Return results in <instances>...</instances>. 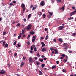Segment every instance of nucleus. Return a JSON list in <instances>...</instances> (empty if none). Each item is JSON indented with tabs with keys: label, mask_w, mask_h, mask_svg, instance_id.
Masks as SVG:
<instances>
[{
	"label": "nucleus",
	"mask_w": 76,
	"mask_h": 76,
	"mask_svg": "<svg viewBox=\"0 0 76 76\" xmlns=\"http://www.w3.org/2000/svg\"><path fill=\"white\" fill-rule=\"evenodd\" d=\"M54 51H55V54H58V49H55Z\"/></svg>",
	"instance_id": "0eeeda50"
},
{
	"label": "nucleus",
	"mask_w": 76,
	"mask_h": 76,
	"mask_svg": "<svg viewBox=\"0 0 76 76\" xmlns=\"http://www.w3.org/2000/svg\"><path fill=\"white\" fill-rule=\"evenodd\" d=\"M53 42H57V40L56 39H53Z\"/></svg>",
	"instance_id": "e433bc0d"
},
{
	"label": "nucleus",
	"mask_w": 76,
	"mask_h": 76,
	"mask_svg": "<svg viewBox=\"0 0 76 76\" xmlns=\"http://www.w3.org/2000/svg\"><path fill=\"white\" fill-rule=\"evenodd\" d=\"M47 50V48H43L42 50H41V51L43 52L46 51Z\"/></svg>",
	"instance_id": "1a4fd4ad"
},
{
	"label": "nucleus",
	"mask_w": 76,
	"mask_h": 76,
	"mask_svg": "<svg viewBox=\"0 0 76 76\" xmlns=\"http://www.w3.org/2000/svg\"><path fill=\"white\" fill-rule=\"evenodd\" d=\"M7 65H8V67H10V64L9 63H7Z\"/></svg>",
	"instance_id": "09e8293b"
},
{
	"label": "nucleus",
	"mask_w": 76,
	"mask_h": 76,
	"mask_svg": "<svg viewBox=\"0 0 76 76\" xmlns=\"http://www.w3.org/2000/svg\"><path fill=\"white\" fill-rule=\"evenodd\" d=\"M24 65V63L23 62H21V63L20 67H22Z\"/></svg>",
	"instance_id": "9d476101"
},
{
	"label": "nucleus",
	"mask_w": 76,
	"mask_h": 76,
	"mask_svg": "<svg viewBox=\"0 0 76 76\" xmlns=\"http://www.w3.org/2000/svg\"><path fill=\"white\" fill-rule=\"evenodd\" d=\"M28 59L29 60V62L30 63H32V62H34L33 60L32 59V58L30 57Z\"/></svg>",
	"instance_id": "423d86ee"
},
{
	"label": "nucleus",
	"mask_w": 76,
	"mask_h": 76,
	"mask_svg": "<svg viewBox=\"0 0 76 76\" xmlns=\"http://www.w3.org/2000/svg\"><path fill=\"white\" fill-rule=\"evenodd\" d=\"M36 38L37 37L35 36H33V37H32V38H33V39H36Z\"/></svg>",
	"instance_id": "a19ab883"
},
{
	"label": "nucleus",
	"mask_w": 76,
	"mask_h": 76,
	"mask_svg": "<svg viewBox=\"0 0 76 76\" xmlns=\"http://www.w3.org/2000/svg\"><path fill=\"white\" fill-rule=\"evenodd\" d=\"M48 13L50 15V16H52V15L53 14V13L50 12L49 11H48Z\"/></svg>",
	"instance_id": "2eb2a0df"
},
{
	"label": "nucleus",
	"mask_w": 76,
	"mask_h": 76,
	"mask_svg": "<svg viewBox=\"0 0 76 76\" xmlns=\"http://www.w3.org/2000/svg\"><path fill=\"white\" fill-rule=\"evenodd\" d=\"M63 58H64V57H61L60 58V59H61V60L63 59Z\"/></svg>",
	"instance_id": "69168bd1"
},
{
	"label": "nucleus",
	"mask_w": 76,
	"mask_h": 76,
	"mask_svg": "<svg viewBox=\"0 0 76 76\" xmlns=\"http://www.w3.org/2000/svg\"><path fill=\"white\" fill-rule=\"evenodd\" d=\"M64 7H65V5H64L63 7H62L61 9L62 10H64Z\"/></svg>",
	"instance_id": "b1692460"
},
{
	"label": "nucleus",
	"mask_w": 76,
	"mask_h": 76,
	"mask_svg": "<svg viewBox=\"0 0 76 76\" xmlns=\"http://www.w3.org/2000/svg\"><path fill=\"white\" fill-rule=\"evenodd\" d=\"M47 58H44V60H47Z\"/></svg>",
	"instance_id": "338daca9"
},
{
	"label": "nucleus",
	"mask_w": 76,
	"mask_h": 76,
	"mask_svg": "<svg viewBox=\"0 0 76 76\" xmlns=\"http://www.w3.org/2000/svg\"><path fill=\"white\" fill-rule=\"evenodd\" d=\"M34 51L35 52H37V48H34Z\"/></svg>",
	"instance_id": "bf43d9fd"
},
{
	"label": "nucleus",
	"mask_w": 76,
	"mask_h": 76,
	"mask_svg": "<svg viewBox=\"0 0 76 76\" xmlns=\"http://www.w3.org/2000/svg\"><path fill=\"white\" fill-rule=\"evenodd\" d=\"M6 34V32H4L3 33V36H4Z\"/></svg>",
	"instance_id": "c03bdc74"
},
{
	"label": "nucleus",
	"mask_w": 76,
	"mask_h": 76,
	"mask_svg": "<svg viewBox=\"0 0 76 76\" xmlns=\"http://www.w3.org/2000/svg\"><path fill=\"white\" fill-rule=\"evenodd\" d=\"M62 71H63V72H66V70H65V69H63V70H62Z\"/></svg>",
	"instance_id": "5fc2aeb1"
},
{
	"label": "nucleus",
	"mask_w": 76,
	"mask_h": 76,
	"mask_svg": "<svg viewBox=\"0 0 76 76\" xmlns=\"http://www.w3.org/2000/svg\"><path fill=\"white\" fill-rule=\"evenodd\" d=\"M57 3H58L59 2H61V3H62V1H61V0H57Z\"/></svg>",
	"instance_id": "a878e982"
},
{
	"label": "nucleus",
	"mask_w": 76,
	"mask_h": 76,
	"mask_svg": "<svg viewBox=\"0 0 76 76\" xmlns=\"http://www.w3.org/2000/svg\"><path fill=\"white\" fill-rule=\"evenodd\" d=\"M59 41L60 42H63V39L61 38L59 39Z\"/></svg>",
	"instance_id": "6ab92c4d"
},
{
	"label": "nucleus",
	"mask_w": 76,
	"mask_h": 76,
	"mask_svg": "<svg viewBox=\"0 0 76 76\" xmlns=\"http://www.w3.org/2000/svg\"><path fill=\"white\" fill-rule=\"evenodd\" d=\"M76 13V10H75L74 11L72 12L70 14V16H72L74 14H75Z\"/></svg>",
	"instance_id": "7ed1b4c3"
},
{
	"label": "nucleus",
	"mask_w": 76,
	"mask_h": 76,
	"mask_svg": "<svg viewBox=\"0 0 76 76\" xmlns=\"http://www.w3.org/2000/svg\"><path fill=\"white\" fill-rule=\"evenodd\" d=\"M33 51L32 50H31L30 51V53L31 54H32L33 53Z\"/></svg>",
	"instance_id": "0e129e2a"
},
{
	"label": "nucleus",
	"mask_w": 76,
	"mask_h": 76,
	"mask_svg": "<svg viewBox=\"0 0 76 76\" xmlns=\"http://www.w3.org/2000/svg\"><path fill=\"white\" fill-rule=\"evenodd\" d=\"M72 35L73 36H75L76 33H74L72 34Z\"/></svg>",
	"instance_id": "8fccbe9b"
},
{
	"label": "nucleus",
	"mask_w": 76,
	"mask_h": 76,
	"mask_svg": "<svg viewBox=\"0 0 76 76\" xmlns=\"http://www.w3.org/2000/svg\"><path fill=\"white\" fill-rule=\"evenodd\" d=\"M31 14H30L28 15V19H29L31 17Z\"/></svg>",
	"instance_id": "4be33fe9"
},
{
	"label": "nucleus",
	"mask_w": 76,
	"mask_h": 76,
	"mask_svg": "<svg viewBox=\"0 0 76 76\" xmlns=\"http://www.w3.org/2000/svg\"><path fill=\"white\" fill-rule=\"evenodd\" d=\"M8 47V44L6 43L5 45V48H6V47Z\"/></svg>",
	"instance_id": "aec40b11"
},
{
	"label": "nucleus",
	"mask_w": 76,
	"mask_h": 76,
	"mask_svg": "<svg viewBox=\"0 0 76 76\" xmlns=\"http://www.w3.org/2000/svg\"><path fill=\"white\" fill-rule=\"evenodd\" d=\"M6 73V71L4 70H1V71L0 72V74H2V75H3V74H4Z\"/></svg>",
	"instance_id": "6e6552de"
},
{
	"label": "nucleus",
	"mask_w": 76,
	"mask_h": 76,
	"mask_svg": "<svg viewBox=\"0 0 76 76\" xmlns=\"http://www.w3.org/2000/svg\"><path fill=\"white\" fill-rule=\"evenodd\" d=\"M74 19V18L72 17H70V18H69V20H72Z\"/></svg>",
	"instance_id": "4c0bfd02"
},
{
	"label": "nucleus",
	"mask_w": 76,
	"mask_h": 76,
	"mask_svg": "<svg viewBox=\"0 0 76 76\" xmlns=\"http://www.w3.org/2000/svg\"><path fill=\"white\" fill-rule=\"evenodd\" d=\"M5 43H6V42H5V41L3 42L2 46H4L5 45Z\"/></svg>",
	"instance_id": "c756f323"
},
{
	"label": "nucleus",
	"mask_w": 76,
	"mask_h": 76,
	"mask_svg": "<svg viewBox=\"0 0 76 76\" xmlns=\"http://www.w3.org/2000/svg\"><path fill=\"white\" fill-rule=\"evenodd\" d=\"M47 18H50L51 17V16L50 15H47Z\"/></svg>",
	"instance_id": "5701e85b"
},
{
	"label": "nucleus",
	"mask_w": 76,
	"mask_h": 76,
	"mask_svg": "<svg viewBox=\"0 0 76 76\" xmlns=\"http://www.w3.org/2000/svg\"><path fill=\"white\" fill-rule=\"evenodd\" d=\"M59 63V61H56V64H58Z\"/></svg>",
	"instance_id": "a18cd8bd"
},
{
	"label": "nucleus",
	"mask_w": 76,
	"mask_h": 76,
	"mask_svg": "<svg viewBox=\"0 0 76 76\" xmlns=\"http://www.w3.org/2000/svg\"><path fill=\"white\" fill-rule=\"evenodd\" d=\"M24 33V30H22V34H23Z\"/></svg>",
	"instance_id": "ea45409f"
},
{
	"label": "nucleus",
	"mask_w": 76,
	"mask_h": 76,
	"mask_svg": "<svg viewBox=\"0 0 76 76\" xmlns=\"http://www.w3.org/2000/svg\"><path fill=\"white\" fill-rule=\"evenodd\" d=\"M22 36V33H20V34H19V36H18V39H20V38H21V37Z\"/></svg>",
	"instance_id": "f8f14e48"
},
{
	"label": "nucleus",
	"mask_w": 76,
	"mask_h": 76,
	"mask_svg": "<svg viewBox=\"0 0 76 76\" xmlns=\"http://www.w3.org/2000/svg\"><path fill=\"white\" fill-rule=\"evenodd\" d=\"M48 37H49V36L48 35H47L46 37H45V40H47V39H48Z\"/></svg>",
	"instance_id": "a211bd4d"
},
{
	"label": "nucleus",
	"mask_w": 76,
	"mask_h": 76,
	"mask_svg": "<svg viewBox=\"0 0 76 76\" xmlns=\"http://www.w3.org/2000/svg\"><path fill=\"white\" fill-rule=\"evenodd\" d=\"M36 9V7H33L32 9V11L34 10H35Z\"/></svg>",
	"instance_id": "79ce46f5"
},
{
	"label": "nucleus",
	"mask_w": 76,
	"mask_h": 76,
	"mask_svg": "<svg viewBox=\"0 0 76 76\" xmlns=\"http://www.w3.org/2000/svg\"><path fill=\"white\" fill-rule=\"evenodd\" d=\"M35 39H32V42H34V41H35Z\"/></svg>",
	"instance_id": "2f4dec72"
},
{
	"label": "nucleus",
	"mask_w": 76,
	"mask_h": 76,
	"mask_svg": "<svg viewBox=\"0 0 76 76\" xmlns=\"http://www.w3.org/2000/svg\"><path fill=\"white\" fill-rule=\"evenodd\" d=\"M39 75H42V72L40 71H39Z\"/></svg>",
	"instance_id": "412c9836"
},
{
	"label": "nucleus",
	"mask_w": 76,
	"mask_h": 76,
	"mask_svg": "<svg viewBox=\"0 0 76 76\" xmlns=\"http://www.w3.org/2000/svg\"><path fill=\"white\" fill-rule=\"evenodd\" d=\"M66 55L65 54H63L61 55V56H62V57H63V58L64 57H65L66 56Z\"/></svg>",
	"instance_id": "bb28decb"
},
{
	"label": "nucleus",
	"mask_w": 76,
	"mask_h": 76,
	"mask_svg": "<svg viewBox=\"0 0 76 76\" xmlns=\"http://www.w3.org/2000/svg\"><path fill=\"white\" fill-rule=\"evenodd\" d=\"M23 21H24V22H26V19L25 18H24L23 19Z\"/></svg>",
	"instance_id": "3c124183"
},
{
	"label": "nucleus",
	"mask_w": 76,
	"mask_h": 76,
	"mask_svg": "<svg viewBox=\"0 0 76 76\" xmlns=\"http://www.w3.org/2000/svg\"><path fill=\"white\" fill-rule=\"evenodd\" d=\"M72 8L73 10H75V7L74 6L72 7Z\"/></svg>",
	"instance_id": "4d7b16f0"
},
{
	"label": "nucleus",
	"mask_w": 76,
	"mask_h": 76,
	"mask_svg": "<svg viewBox=\"0 0 76 76\" xmlns=\"http://www.w3.org/2000/svg\"><path fill=\"white\" fill-rule=\"evenodd\" d=\"M32 27V25L31 24H28V25L26 27V28L25 29L28 30H30L31 29V27Z\"/></svg>",
	"instance_id": "f257e3e1"
},
{
	"label": "nucleus",
	"mask_w": 76,
	"mask_h": 76,
	"mask_svg": "<svg viewBox=\"0 0 76 76\" xmlns=\"http://www.w3.org/2000/svg\"><path fill=\"white\" fill-rule=\"evenodd\" d=\"M33 48L32 46H31V49H31V50H33Z\"/></svg>",
	"instance_id": "052dcab7"
},
{
	"label": "nucleus",
	"mask_w": 76,
	"mask_h": 76,
	"mask_svg": "<svg viewBox=\"0 0 76 76\" xmlns=\"http://www.w3.org/2000/svg\"><path fill=\"white\" fill-rule=\"evenodd\" d=\"M57 67V66H56V65H54V66H52L51 68L52 69H55Z\"/></svg>",
	"instance_id": "4468645a"
},
{
	"label": "nucleus",
	"mask_w": 76,
	"mask_h": 76,
	"mask_svg": "<svg viewBox=\"0 0 76 76\" xmlns=\"http://www.w3.org/2000/svg\"><path fill=\"white\" fill-rule=\"evenodd\" d=\"M36 64L37 65H39V64H40V63L39 62L37 61L36 62Z\"/></svg>",
	"instance_id": "cd10ccee"
},
{
	"label": "nucleus",
	"mask_w": 76,
	"mask_h": 76,
	"mask_svg": "<svg viewBox=\"0 0 76 76\" xmlns=\"http://www.w3.org/2000/svg\"><path fill=\"white\" fill-rule=\"evenodd\" d=\"M20 23H18V24H17L16 25V27H18L20 26Z\"/></svg>",
	"instance_id": "58836bf2"
},
{
	"label": "nucleus",
	"mask_w": 76,
	"mask_h": 76,
	"mask_svg": "<svg viewBox=\"0 0 76 76\" xmlns=\"http://www.w3.org/2000/svg\"><path fill=\"white\" fill-rule=\"evenodd\" d=\"M21 8L23 9V11H24L26 9L25 6L24 4L22 3L21 5Z\"/></svg>",
	"instance_id": "f03ea898"
},
{
	"label": "nucleus",
	"mask_w": 76,
	"mask_h": 76,
	"mask_svg": "<svg viewBox=\"0 0 76 76\" xmlns=\"http://www.w3.org/2000/svg\"><path fill=\"white\" fill-rule=\"evenodd\" d=\"M10 5L11 7L12 6H14V4L13 3H10Z\"/></svg>",
	"instance_id": "393cba45"
},
{
	"label": "nucleus",
	"mask_w": 76,
	"mask_h": 76,
	"mask_svg": "<svg viewBox=\"0 0 76 76\" xmlns=\"http://www.w3.org/2000/svg\"><path fill=\"white\" fill-rule=\"evenodd\" d=\"M65 28V27L64 26H61L59 27H58V28L59 29H58V30H61L63 29V28Z\"/></svg>",
	"instance_id": "20e7f679"
},
{
	"label": "nucleus",
	"mask_w": 76,
	"mask_h": 76,
	"mask_svg": "<svg viewBox=\"0 0 76 76\" xmlns=\"http://www.w3.org/2000/svg\"><path fill=\"white\" fill-rule=\"evenodd\" d=\"M63 46L65 47H68V45L67 43H65L63 44Z\"/></svg>",
	"instance_id": "9b49d317"
},
{
	"label": "nucleus",
	"mask_w": 76,
	"mask_h": 76,
	"mask_svg": "<svg viewBox=\"0 0 76 76\" xmlns=\"http://www.w3.org/2000/svg\"><path fill=\"white\" fill-rule=\"evenodd\" d=\"M16 75L17 76H20V75L19 74H16Z\"/></svg>",
	"instance_id": "e2e57ef3"
},
{
	"label": "nucleus",
	"mask_w": 76,
	"mask_h": 76,
	"mask_svg": "<svg viewBox=\"0 0 76 76\" xmlns=\"http://www.w3.org/2000/svg\"><path fill=\"white\" fill-rule=\"evenodd\" d=\"M42 16L43 17V18H45L46 17V15L45 14H43L42 15Z\"/></svg>",
	"instance_id": "c9c22d12"
},
{
	"label": "nucleus",
	"mask_w": 76,
	"mask_h": 76,
	"mask_svg": "<svg viewBox=\"0 0 76 76\" xmlns=\"http://www.w3.org/2000/svg\"><path fill=\"white\" fill-rule=\"evenodd\" d=\"M40 38H41V40H43L44 39V38H43V37H41Z\"/></svg>",
	"instance_id": "603ef678"
},
{
	"label": "nucleus",
	"mask_w": 76,
	"mask_h": 76,
	"mask_svg": "<svg viewBox=\"0 0 76 76\" xmlns=\"http://www.w3.org/2000/svg\"><path fill=\"white\" fill-rule=\"evenodd\" d=\"M35 32L34 31H32V32H30V34L33 35L35 34Z\"/></svg>",
	"instance_id": "dca6fc26"
},
{
	"label": "nucleus",
	"mask_w": 76,
	"mask_h": 76,
	"mask_svg": "<svg viewBox=\"0 0 76 76\" xmlns=\"http://www.w3.org/2000/svg\"><path fill=\"white\" fill-rule=\"evenodd\" d=\"M17 42V41H15L13 43L14 45H16V44Z\"/></svg>",
	"instance_id": "72a5a7b5"
},
{
	"label": "nucleus",
	"mask_w": 76,
	"mask_h": 76,
	"mask_svg": "<svg viewBox=\"0 0 76 76\" xmlns=\"http://www.w3.org/2000/svg\"><path fill=\"white\" fill-rule=\"evenodd\" d=\"M26 58L25 57H23V59L24 60H25V59Z\"/></svg>",
	"instance_id": "680f3d73"
},
{
	"label": "nucleus",
	"mask_w": 76,
	"mask_h": 76,
	"mask_svg": "<svg viewBox=\"0 0 76 76\" xmlns=\"http://www.w3.org/2000/svg\"><path fill=\"white\" fill-rule=\"evenodd\" d=\"M67 61V60L66 59H64V60L62 61V62L64 63H65Z\"/></svg>",
	"instance_id": "f3484780"
},
{
	"label": "nucleus",
	"mask_w": 76,
	"mask_h": 76,
	"mask_svg": "<svg viewBox=\"0 0 76 76\" xmlns=\"http://www.w3.org/2000/svg\"><path fill=\"white\" fill-rule=\"evenodd\" d=\"M43 61V59H40L39 60V61H40L41 62H42Z\"/></svg>",
	"instance_id": "7c9ffc66"
},
{
	"label": "nucleus",
	"mask_w": 76,
	"mask_h": 76,
	"mask_svg": "<svg viewBox=\"0 0 76 76\" xmlns=\"http://www.w3.org/2000/svg\"><path fill=\"white\" fill-rule=\"evenodd\" d=\"M17 46H18V47L19 48H20L21 47V45H20L19 43L17 44Z\"/></svg>",
	"instance_id": "473e14b6"
},
{
	"label": "nucleus",
	"mask_w": 76,
	"mask_h": 76,
	"mask_svg": "<svg viewBox=\"0 0 76 76\" xmlns=\"http://www.w3.org/2000/svg\"><path fill=\"white\" fill-rule=\"evenodd\" d=\"M13 3L15 4V3H16V1H13Z\"/></svg>",
	"instance_id": "6e6d98bb"
},
{
	"label": "nucleus",
	"mask_w": 76,
	"mask_h": 76,
	"mask_svg": "<svg viewBox=\"0 0 76 76\" xmlns=\"http://www.w3.org/2000/svg\"><path fill=\"white\" fill-rule=\"evenodd\" d=\"M37 56L38 57H40V54L38 53H37Z\"/></svg>",
	"instance_id": "c85d7f7f"
},
{
	"label": "nucleus",
	"mask_w": 76,
	"mask_h": 76,
	"mask_svg": "<svg viewBox=\"0 0 76 76\" xmlns=\"http://www.w3.org/2000/svg\"><path fill=\"white\" fill-rule=\"evenodd\" d=\"M45 45H46L45 44H44L42 45V47H43L45 46Z\"/></svg>",
	"instance_id": "13d9d810"
},
{
	"label": "nucleus",
	"mask_w": 76,
	"mask_h": 76,
	"mask_svg": "<svg viewBox=\"0 0 76 76\" xmlns=\"http://www.w3.org/2000/svg\"><path fill=\"white\" fill-rule=\"evenodd\" d=\"M40 5L41 6H43L45 5V1H41Z\"/></svg>",
	"instance_id": "39448f33"
},
{
	"label": "nucleus",
	"mask_w": 76,
	"mask_h": 76,
	"mask_svg": "<svg viewBox=\"0 0 76 76\" xmlns=\"http://www.w3.org/2000/svg\"><path fill=\"white\" fill-rule=\"evenodd\" d=\"M30 35H28V36H27V39H28L30 37Z\"/></svg>",
	"instance_id": "864d4df0"
},
{
	"label": "nucleus",
	"mask_w": 76,
	"mask_h": 76,
	"mask_svg": "<svg viewBox=\"0 0 76 76\" xmlns=\"http://www.w3.org/2000/svg\"><path fill=\"white\" fill-rule=\"evenodd\" d=\"M16 22L15 21H14L13 22H12V24H14Z\"/></svg>",
	"instance_id": "774afa93"
},
{
	"label": "nucleus",
	"mask_w": 76,
	"mask_h": 76,
	"mask_svg": "<svg viewBox=\"0 0 76 76\" xmlns=\"http://www.w3.org/2000/svg\"><path fill=\"white\" fill-rule=\"evenodd\" d=\"M31 46L33 48H36V47L35 46V45H33L32 46Z\"/></svg>",
	"instance_id": "de8ad7c7"
},
{
	"label": "nucleus",
	"mask_w": 76,
	"mask_h": 76,
	"mask_svg": "<svg viewBox=\"0 0 76 76\" xmlns=\"http://www.w3.org/2000/svg\"><path fill=\"white\" fill-rule=\"evenodd\" d=\"M45 66V64H42L41 65L42 67V68H43V67L44 66Z\"/></svg>",
	"instance_id": "f704fd0d"
},
{
	"label": "nucleus",
	"mask_w": 76,
	"mask_h": 76,
	"mask_svg": "<svg viewBox=\"0 0 76 76\" xmlns=\"http://www.w3.org/2000/svg\"><path fill=\"white\" fill-rule=\"evenodd\" d=\"M37 14L39 15V16H41L42 15V13H41V12H39L37 13Z\"/></svg>",
	"instance_id": "ddd939ff"
},
{
	"label": "nucleus",
	"mask_w": 76,
	"mask_h": 76,
	"mask_svg": "<svg viewBox=\"0 0 76 76\" xmlns=\"http://www.w3.org/2000/svg\"><path fill=\"white\" fill-rule=\"evenodd\" d=\"M14 55L15 56H16L17 55V53H16V52H15V54H14Z\"/></svg>",
	"instance_id": "49530a36"
},
{
	"label": "nucleus",
	"mask_w": 76,
	"mask_h": 76,
	"mask_svg": "<svg viewBox=\"0 0 76 76\" xmlns=\"http://www.w3.org/2000/svg\"><path fill=\"white\" fill-rule=\"evenodd\" d=\"M33 7V5H31V6L30 7V9H31V8H32Z\"/></svg>",
	"instance_id": "37998d69"
}]
</instances>
